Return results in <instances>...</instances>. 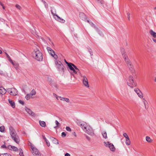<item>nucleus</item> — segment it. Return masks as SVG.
<instances>
[{
	"instance_id": "f257e3e1",
	"label": "nucleus",
	"mask_w": 156,
	"mask_h": 156,
	"mask_svg": "<svg viewBox=\"0 0 156 156\" xmlns=\"http://www.w3.org/2000/svg\"><path fill=\"white\" fill-rule=\"evenodd\" d=\"M10 134L12 138L17 143L19 142L20 139L19 137L12 126H10L9 128Z\"/></svg>"
},
{
	"instance_id": "f03ea898",
	"label": "nucleus",
	"mask_w": 156,
	"mask_h": 156,
	"mask_svg": "<svg viewBox=\"0 0 156 156\" xmlns=\"http://www.w3.org/2000/svg\"><path fill=\"white\" fill-rule=\"evenodd\" d=\"M33 56L37 60L41 61L43 59L42 54L39 50H37L32 53Z\"/></svg>"
},
{
	"instance_id": "7ed1b4c3",
	"label": "nucleus",
	"mask_w": 156,
	"mask_h": 156,
	"mask_svg": "<svg viewBox=\"0 0 156 156\" xmlns=\"http://www.w3.org/2000/svg\"><path fill=\"white\" fill-rule=\"evenodd\" d=\"M68 64L69 65L68 66L69 68L73 72V73H72V75H74V73L76 74L77 72H79L80 71L79 69L73 63H68Z\"/></svg>"
},
{
	"instance_id": "20e7f679",
	"label": "nucleus",
	"mask_w": 156,
	"mask_h": 156,
	"mask_svg": "<svg viewBox=\"0 0 156 156\" xmlns=\"http://www.w3.org/2000/svg\"><path fill=\"white\" fill-rule=\"evenodd\" d=\"M55 62L58 70L60 72L64 73L65 68L63 64L59 61H55Z\"/></svg>"
},
{
	"instance_id": "39448f33",
	"label": "nucleus",
	"mask_w": 156,
	"mask_h": 156,
	"mask_svg": "<svg viewBox=\"0 0 156 156\" xmlns=\"http://www.w3.org/2000/svg\"><path fill=\"white\" fill-rule=\"evenodd\" d=\"M83 130L88 134L93 136L94 135V132L92 128L89 126H87Z\"/></svg>"
},
{
	"instance_id": "423d86ee",
	"label": "nucleus",
	"mask_w": 156,
	"mask_h": 156,
	"mask_svg": "<svg viewBox=\"0 0 156 156\" xmlns=\"http://www.w3.org/2000/svg\"><path fill=\"white\" fill-rule=\"evenodd\" d=\"M129 80L130 82H127V84L128 86L132 88H133V87L136 86V83L134 82L133 78V76H129Z\"/></svg>"
},
{
	"instance_id": "0eeeda50",
	"label": "nucleus",
	"mask_w": 156,
	"mask_h": 156,
	"mask_svg": "<svg viewBox=\"0 0 156 156\" xmlns=\"http://www.w3.org/2000/svg\"><path fill=\"white\" fill-rule=\"evenodd\" d=\"M76 122L83 130H84V129L87 126V123L86 122L80 120V119H77L76 121Z\"/></svg>"
},
{
	"instance_id": "6e6552de",
	"label": "nucleus",
	"mask_w": 156,
	"mask_h": 156,
	"mask_svg": "<svg viewBox=\"0 0 156 156\" xmlns=\"http://www.w3.org/2000/svg\"><path fill=\"white\" fill-rule=\"evenodd\" d=\"M125 61L129 70L132 72L134 70L133 66L129 58H125Z\"/></svg>"
},
{
	"instance_id": "1a4fd4ad",
	"label": "nucleus",
	"mask_w": 156,
	"mask_h": 156,
	"mask_svg": "<svg viewBox=\"0 0 156 156\" xmlns=\"http://www.w3.org/2000/svg\"><path fill=\"white\" fill-rule=\"evenodd\" d=\"M105 146L108 147L111 151H115V148L112 144L110 143L109 142H104Z\"/></svg>"
},
{
	"instance_id": "9d476101",
	"label": "nucleus",
	"mask_w": 156,
	"mask_h": 156,
	"mask_svg": "<svg viewBox=\"0 0 156 156\" xmlns=\"http://www.w3.org/2000/svg\"><path fill=\"white\" fill-rule=\"evenodd\" d=\"M83 78V84L86 87H89V85L88 84L87 79L85 76H82Z\"/></svg>"
},
{
	"instance_id": "9b49d317",
	"label": "nucleus",
	"mask_w": 156,
	"mask_h": 156,
	"mask_svg": "<svg viewBox=\"0 0 156 156\" xmlns=\"http://www.w3.org/2000/svg\"><path fill=\"white\" fill-rule=\"evenodd\" d=\"M121 51L122 53V54L123 56V58H124V60H125V58H129L126 55V52L125 51V50L123 48H121Z\"/></svg>"
},
{
	"instance_id": "f8f14e48",
	"label": "nucleus",
	"mask_w": 156,
	"mask_h": 156,
	"mask_svg": "<svg viewBox=\"0 0 156 156\" xmlns=\"http://www.w3.org/2000/svg\"><path fill=\"white\" fill-rule=\"evenodd\" d=\"M31 152L33 155L35 156H41L40 153L38 152V150L36 148Z\"/></svg>"
},
{
	"instance_id": "ddd939ff",
	"label": "nucleus",
	"mask_w": 156,
	"mask_h": 156,
	"mask_svg": "<svg viewBox=\"0 0 156 156\" xmlns=\"http://www.w3.org/2000/svg\"><path fill=\"white\" fill-rule=\"evenodd\" d=\"M10 90L9 94L11 95L15 96L17 95V92H15L16 90L14 88H11V90Z\"/></svg>"
},
{
	"instance_id": "4468645a",
	"label": "nucleus",
	"mask_w": 156,
	"mask_h": 156,
	"mask_svg": "<svg viewBox=\"0 0 156 156\" xmlns=\"http://www.w3.org/2000/svg\"><path fill=\"white\" fill-rule=\"evenodd\" d=\"M51 12L52 14L54 16H55L57 17L58 16L56 14V10L55 8L54 7H51Z\"/></svg>"
},
{
	"instance_id": "2eb2a0df",
	"label": "nucleus",
	"mask_w": 156,
	"mask_h": 156,
	"mask_svg": "<svg viewBox=\"0 0 156 156\" xmlns=\"http://www.w3.org/2000/svg\"><path fill=\"white\" fill-rule=\"evenodd\" d=\"M25 110L30 115H32V116H34L35 114L31 110H30V109L26 108L25 109Z\"/></svg>"
},
{
	"instance_id": "dca6fc26",
	"label": "nucleus",
	"mask_w": 156,
	"mask_h": 156,
	"mask_svg": "<svg viewBox=\"0 0 156 156\" xmlns=\"http://www.w3.org/2000/svg\"><path fill=\"white\" fill-rule=\"evenodd\" d=\"M80 18L83 20H85L86 18L85 15L83 12H80L79 14Z\"/></svg>"
},
{
	"instance_id": "f3484780",
	"label": "nucleus",
	"mask_w": 156,
	"mask_h": 156,
	"mask_svg": "<svg viewBox=\"0 0 156 156\" xmlns=\"http://www.w3.org/2000/svg\"><path fill=\"white\" fill-rule=\"evenodd\" d=\"M6 93L5 89L2 87H0V94H4Z\"/></svg>"
},
{
	"instance_id": "a211bd4d",
	"label": "nucleus",
	"mask_w": 156,
	"mask_h": 156,
	"mask_svg": "<svg viewBox=\"0 0 156 156\" xmlns=\"http://www.w3.org/2000/svg\"><path fill=\"white\" fill-rule=\"evenodd\" d=\"M51 139L52 140V142L54 144H58V140L56 138H54L53 137H51Z\"/></svg>"
},
{
	"instance_id": "6ab92c4d",
	"label": "nucleus",
	"mask_w": 156,
	"mask_h": 156,
	"mask_svg": "<svg viewBox=\"0 0 156 156\" xmlns=\"http://www.w3.org/2000/svg\"><path fill=\"white\" fill-rule=\"evenodd\" d=\"M39 122L40 125L42 127H45L46 126V124L45 122L40 120L39 121Z\"/></svg>"
},
{
	"instance_id": "aec40b11",
	"label": "nucleus",
	"mask_w": 156,
	"mask_h": 156,
	"mask_svg": "<svg viewBox=\"0 0 156 156\" xmlns=\"http://www.w3.org/2000/svg\"><path fill=\"white\" fill-rule=\"evenodd\" d=\"M90 24L91 25L92 27H94L96 29L97 31L100 34V32H101H101L98 28L96 27L95 26V25L93 23L91 22V23Z\"/></svg>"
},
{
	"instance_id": "412c9836",
	"label": "nucleus",
	"mask_w": 156,
	"mask_h": 156,
	"mask_svg": "<svg viewBox=\"0 0 156 156\" xmlns=\"http://www.w3.org/2000/svg\"><path fill=\"white\" fill-rule=\"evenodd\" d=\"M101 133L102 134V135L103 136V137L105 139H107L108 138L107 136V133L105 131H102L101 132Z\"/></svg>"
},
{
	"instance_id": "4be33fe9",
	"label": "nucleus",
	"mask_w": 156,
	"mask_h": 156,
	"mask_svg": "<svg viewBox=\"0 0 156 156\" xmlns=\"http://www.w3.org/2000/svg\"><path fill=\"white\" fill-rule=\"evenodd\" d=\"M151 35L154 37H156V33L154 31L152 30H151L150 31Z\"/></svg>"
},
{
	"instance_id": "5701e85b",
	"label": "nucleus",
	"mask_w": 156,
	"mask_h": 156,
	"mask_svg": "<svg viewBox=\"0 0 156 156\" xmlns=\"http://www.w3.org/2000/svg\"><path fill=\"white\" fill-rule=\"evenodd\" d=\"M9 101L12 107L13 108H14L15 106V103L12 100H10L9 99Z\"/></svg>"
},
{
	"instance_id": "b1692460",
	"label": "nucleus",
	"mask_w": 156,
	"mask_h": 156,
	"mask_svg": "<svg viewBox=\"0 0 156 156\" xmlns=\"http://www.w3.org/2000/svg\"><path fill=\"white\" fill-rule=\"evenodd\" d=\"M57 20L60 22L62 23H64L65 22V20H64L63 19H62L60 17H59L58 16L57 17Z\"/></svg>"
},
{
	"instance_id": "393cba45",
	"label": "nucleus",
	"mask_w": 156,
	"mask_h": 156,
	"mask_svg": "<svg viewBox=\"0 0 156 156\" xmlns=\"http://www.w3.org/2000/svg\"><path fill=\"white\" fill-rule=\"evenodd\" d=\"M126 144L127 145H129L130 144V141L129 138H127V139H126Z\"/></svg>"
},
{
	"instance_id": "a878e982",
	"label": "nucleus",
	"mask_w": 156,
	"mask_h": 156,
	"mask_svg": "<svg viewBox=\"0 0 156 156\" xmlns=\"http://www.w3.org/2000/svg\"><path fill=\"white\" fill-rule=\"evenodd\" d=\"M32 95H30V94H27L25 98L27 100H29L32 97Z\"/></svg>"
},
{
	"instance_id": "bb28decb",
	"label": "nucleus",
	"mask_w": 156,
	"mask_h": 156,
	"mask_svg": "<svg viewBox=\"0 0 156 156\" xmlns=\"http://www.w3.org/2000/svg\"><path fill=\"white\" fill-rule=\"evenodd\" d=\"M36 94V92L34 89L32 90L30 92V94L32 96Z\"/></svg>"
},
{
	"instance_id": "cd10ccee",
	"label": "nucleus",
	"mask_w": 156,
	"mask_h": 156,
	"mask_svg": "<svg viewBox=\"0 0 156 156\" xmlns=\"http://www.w3.org/2000/svg\"><path fill=\"white\" fill-rule=\"evenodd\" d=\"M146 141L149 143L151 142L152 141L150 138L148 136H147L146 138Z\"/></svg>"
},
{
	"instance_id": "c85d7f7f",
	"label": "nucleus",
	"mask_w": 156,
	"mask_h": 156,
	"mask_svg": "<svg viewBox=\"0 0 156 156\" xmlns=\"http://www.w3.org/2000/svg\"><path fill=\"white\" fill-rule=\"evenodd\" d=\"M0 156H12V155L6 153L4 154H1Z\"/></svg>"
},
{
	"instance_id": "c756f323",
	"label": "nucleus",
	"mask_w": 156,
	"mask_h": 156,
	"mask_svg": "<svg viewBox=\"0 0 156 156\" xmlns=\"http://www.w3.org/2000/svg\"><path fill=\"white\" fill-rule=\"evenodd\" d=\"M51 56L54 57V58H55V60H57L58 58L57 55L55 53H53V54H51Z\"/></svg>"
},
{
	"instance_id": "7c9ffc66",
	"label": "nucleus",
	"mask_w": 156,
	"mask_h": 156,
	"mask_svg": "<svg viewBox=\"0 0 156 156\" xmlns=\"http://www.w3.org/2000/svg\"><path fill=\"white\" fill-rule=\"evenodd\" d=\"M137 94L138 95V96L140 98H142L143 97V94L140 91V92H139Z\"/></svg>"
},
{
	"instance_id": "2f4dec72",
	"label": "nucleus",
	"mask_w": 156,
	"mask_h": 156,
	"mask_svg": "<svg viewBox=\"0 0 156 156\" xmlns=\"http://www.w3.org/2000/svg\"><path fill=\"white\" fill-rule=\"evenodd\" d=\"M10 62L12 63L13 65L15 66V68L17 67L18 65L16 63H14V62H13L12 60V62Z\"/></svg>"
},
{
	"instance_id": "473e14b6",
	"label": "nucleus",
	"mask_w": 156,
	"mask_h": 156,
	"mask_svg": "<svg viewBox=\"0 0 156 156\" xmlns=\"http://www.w3.org/2000/svg\"><path fill=\"white\" fill-rule=\"evenodd\" d=\"M18 150V149L16 147L12 146V151H16Z\"/></svg>"
},
{
	"instance_id": "72a5a7b5",
	"label": "nucleus",
	"mask_w": 156,
	"mask_h": 156,
	"mask_svg": "<svg viewBox=\"0 0 156 156\" xmlns=\"http://www.w3.org/2000/svg\"><path fill=\"white\" fill-rule=\"evenodd\" d=\"M88 51L90 53V55L91 56H92L93 55V52H92V50L90 48H88Z\"/></svg>"
},
{
	"instance_id": "f704fd0d",
	"label": "nucleus",
	"mask_w": 156,
	"mask_h": 156,
	"mask_svg": "<svg viewBox=\"0 0 156 156\" xmlns=\"http://www.w3.org/2000/svg\"><path fill=\"white\" fill-rule=\"evenodd\" d=\"M99 3H100L101 5H103L104 3V1L103 0H96Z\"/></svg>"
},
{
	"instance_id": "c9c22d12",
	"label": "nucleus",
	"mask_w": 156,
	"mask_h": 156,
	"mask_svg": "<svg viewBox=\"0 0 156 156\" xmlns=\"http://www.w3.org/2000/svg\"><path fill=\"white\" fill-rule=\"evenodd\" d=\"M6 56H7V58H8L10 62H12V60L11 59L7 53H6Z\"/></svg>"
},
{
	"instance_id": "e433bc0d",
	"label": "nucleus",
	"mask_w": 156,
	"mask_h": 156,
	"mask_svg": "<svg viewBox=\"0 0 156 156\" xmlns=\"http://www.w3.org/2000/svg\"><path fill=\"white\" fill-rule=\"evenodd\" d=\"M16 7L19 10H20L22 9L21 7L18 4L16 5Z\"/></svg>"
},
{
	"instance_id": "4c0bfd02",
	"label": "nucleus",
	"mask_w": 156,
	"mask_h": 156,
	"mask_svg": "<svg viewBox=\"0 0 156 156\" xmlns=\"http://www.w3.org/2000/svg\"><path fill=\"white\" fill-rule=\"evenodd\" d=\"M12 146L11 145H8L7 147V148L10 150L12 151Z\"/></svg>"
},
{
	"instance_id": "58836bf2",
	"label": "nucleus",
	"mask_w": 156,
	"mask_h": 156,
	"mask_svg": "<svg viewBox=\"0 0 156 156\" xmlns=\"http://www.w3.org/2000/svg\"><path fill=\"white\" fill-rule=\"evenodd\" d=\"M143 102L144 104L145 109H147V108L146 106V103H147V102L145 99H144L143 100Z\"/></svg>"
},
{
	"instance_id": "ea45409f",
	"label": "nucleus",
	"mask_w": 156,
	"mask_h": 156,
	"mask_svg": "<svg viewBox=\"0 0 156 156\" xmlns=\"http://www.w3.org/2000/svg\"><path fill=\"white\" fill-rule=\"evenodd\" d=\"M134 91L137 93V94L139 92H140V91L139 89L137 88L135 89H134Z\"/></svg>"
},
{
	"instance_id": "a19ab883",
	"label": "nucleus",
	"mask_w": 156,
	"mask_h": 156,
	"mask_svg": "<svg viewBox=\"0 0 156 156\" xmlns=\"http://www.w3.org/2000/svg\"><path fill=\"white\" fill-rule=\"evenodd\" d=\"M4 131V128L3 127H0V131L2 132Z\"/></svg>"
},
{
	"instance_id": "79ce46f5",
	"label": "nucleus",
	"mask_w": 156,
	"mask_h": 156,
	"mask_svg": "<svg viewBox=\"0 0 156 156\" xmlns=\"http://www.w3.org/2000/svg\"><path fill=\"white\" fill-rule=\"evenodd\" d=\"M47 49L48 50V51H53V50L50 48L49 47H47Z\"/></svg>"
},
{
	"instance_id": "37998d69",
	"label": "nucleus",
	"mask_w": 156,
	"mask_h": 156,
	"mask_svg": "<svg viewBox=\"0 0 156 156\" xmlns=\"http://www.w3.org/2000/svg\"><path fill=\"white\" fill-rule=\"evenodd\" d=\"M123 136L124 137H125L126 139H127V138H129V137L127 135V134L126 133H125L123 134Z\"/></svg>"
},
{
	"instance_id": "c03bdc74",
	"label": "nucleus",
	"mask_w": 156,
	"mask_h": 156,
	"mask_svg": "<svg viewBox=\"0 0 156 156\" xmlns=\"http://www.w3.org/2000/svg\"><path fill=\"white\" fill-rule=\"evenodd\" d=\"M66 134L64 132H63L62 133L61 136L62 137H64L66 136Z\"/></svg>"
},
{
	"instance_id": "a18cd8bd",
	"label": "nucleus",
	"mask_w": 156,
	"mask_h": 156,
	"mask_svg": "<svg viewBox=\"0 0 156 156\" xmlns=\"http://www.w3.org/2000/svg\"><path fill=\"white\" fill-rule=\"evenodd\" d=\"M130 13L129 12H127V18L129 20H130Z\"/></svg>"
},
{
	"instance_id": "49530a36",
	"label": "nucleus",
	"mask_w": 156,
	"mask_h": 156,
	"mask_svg": "<svg viewBox=\"0 0 156 156\" xmlns=\"http://www.w3.org/2000/svg\"><path fill=\"white\" fill-rule=\"evenodd\" d=\"M66 130L68 131H71V128L68 126L66 127Z\"/></svg>"
},
{
	"instance_id": "de8ad7c7",
	"label": "nucleus",
	"mask_w": 156,
	"mask_h": 156,
	"mask_svg": "<svg viewBox=\"0 0 156 156\" xmlns=\"http://www.w3.org/2000/svg\"><path fill=\"white\" fill-rule=\"evenodd\" d=\"M64 101H65L68 103L69 102V100L68 98H65V99Z\"/></svg>"
},
{
	"instance_id": "09e8293b",
	"label": "nucleus",
	"mask_w": 156,
	"mask_h": 156,
	"mask_svg": "<svg viewBox=\"0 0 156 156\" xmlns=\"http://www.w3.org/2000/svg\"><path fill=\"white\" fill-rule=\"evenodd\" d=\"M19 102L22 105H24V102L22 100H19Z\"/></svg>"
},
{
	"instance_id": "8fccbe9b",
	"label": "nucleus",
	"mask_w": 156,
	"mask_h": 156,
	"mask_svg": "<svg viewBox=\"0 0 156 156\" xmlns=\"http://www.w3.org/2000/svg\"><path fill=\"white\" fill-rule=\"evenodd\" d=\"M45 142H46V144H47V146L48 147H49L50 146V144L49 142L48 141V140H47Z\"/></svg>"
},
{
	"instance_id": "3c124183",
	"label": "nucleus",
	"mask_w": 156,
	"mask_h": 156,
	"mask_svg": "<svg viewBox=\"0 0 156 156\" xmlns=\"http://www.w3.org/2000/svg\"><path fill=\"white\" fill-rule=\"evenodd\" d=\"M55 123L57 126H58L60 124L58 122L57 120H55Z\"/></svg>"
},
{
	"instance_id": "603ef678",
	"label": "nucleus",
	"mask_w": 156,
	"mask_h": 156,
	"mask_svg": "<svg viewBox=\"0 0 156 156\" xmlns=\"http://www.w3.org/2000/svg\"><path fill=\"white\" fill-rule=\"evenodd\" d=\"M31 149H32L31 151H33V150H34V149H36L32 145H31Z\"/></svg>"
},
{
	"instance_id": "864d4df0",
	"label": "nucleus",
	"mask_w": 156,
	"mask_h": 156,
	"mask_svg": "<svg viewBox=\"0 0 156 156\" xmlns=\"http://www.w3.org/2000/svg\"><path fill=\"white\" fill-rule=\"evenodd\" d=\"M51 55V54H53V53H54L55 51L53 50V51H48V52Z\"/></svg>"
},
{
	"instance_id": "5fc2aeb1",
	"label": "nucleus",
	"mask_w": 156,
	"mask_h": 156,
	"mask_svg": "<svg viewBox=\"0 0 156 156\" xmlns=\"http://www.w3.org/2000/svg\"><path fill=\"white\" fill-rule=\"evenodd\" d=\"M1 147L2 148H7V147L5 146V144L2 146Z\"/></svg>"
},
{
	"instance_id": "6e6d98bb",
	"label": "nucleus",
	"mask_w": 156,
	"mask_h": 156,
	"mask_svg": "<svg viewBox=\"0 0 156 156\" xmlns=\"http://www.w3.org/2000/svg\"><path fill=\"white\" fill-rule=\"evenodd\" d=\"M19 151H20V154H22V153H23V151L22 150L21 148H20L19 149Z\"/></svg>"
},
{
	"instance_id": "4d7b16f0",
	"label": "nucleus",
	"mask_w": 156,
	"mask_h": 156,
	"mask_svg": "<svg viewBox=\"0 0 156 156\" xmlns=\"http://www.w3.org/2000/svg\"><path fill=\"white\" fill-rule=\"evenodd\" d=\"M19 151H20V154H22V153H23V151L22 150L21 148H20L19 149Z\"/></svg>"
},
{
	"instance_id": "13d9d810",
	"label": "nucleus",
	"mask_w": 156,
	"mask_h": 156,
	"mask_svg": "<svg viewBox=\"0 0 156 156\" xmlns=\"http://www.w3.org/2000/svg\"><path fill=\"white\" fill-rule=\"evenodd\" d=\"M59 98L60 99V100H62V101H64V99H65V98H63V97H59Z\"/></svg>"
},
{
	"instance_id": "bf43d9fd",
	"label": "nucleus",
	"mask_w": 156,
	"mask_h": 156,
	"mask_svg": "<svg viewBox=\"0 0 156 156\" xmlns=\"http://www.w3.org/2000/svg\"><path fill=\"white\" fill-rule=\"evenodd\" d=\"M43 138L45 140V141L47 140V139L44 136H42Z\"/></svg>"
},
{
	"instance_id": "052dcab7",
	"label": "nucleus",
	"mask_w": 156,
	"mask_h": 156,
	"mask_svg": "<svg viewBox=\"0 0 156 156\" xmlns=\"http://www.w3.org/2000/svg\"><path fill=\"white\" fill-rule=\"evenodd\" d=\"M86 138L87 139V140H90V137H89L88 136L86 135Z\"/></svg>"
},
{
	"instance_id": "680f3d73",
	"label": "nucleus",
	"mask_w": 156,
	"mask_h": 156,
	"mask_svg": "<svg viewBox=\"0 0 156 156\" xmlns=\"http://www.w3.org/2000/svg\"><path fill=\"white\" fill-rule=\"evenodd\" d=\"M65 156H70V154L68 153H66L65 154Z\"/></svg>"
},
{
	"instance_id": "e2e57ef3",
	"label": "nucleus",
	"mask_w": 156,
	"mask_h": 156,
	"mask_svg": "<svg viewBox=\"0 0 156 156\" xmlns=\"http://www.w3.org/2000/svg\"><path fill=\"white\" fill-rule=\"evenodd\" d=\"M64 61H65V63L67 64V66H68L69 65L68 63H69V62H67L65 59H64Z\"/></svg>"
},
{
	"instance_id": "0e129e2a",
	"label": "nucleus",
	"mask_w": 156,
	"mask_h": 156,
	"mask_svg": "<svg viewBox=\"0 0 156 156\" xmlns=\"http://www.w3.org/2000/svg\"><path fill=\"white\" fill-rule=\"evenodd\" d=\"M3 72L1 70H0V74L2 75H3Z\"/></svg>"
},
{
	"instance_id": "69168bd1",
	"label": "nucleus",
	"mask_w": 156,
	"mask_h": 156,
	"mask_svg": "<svg viewBox=\"0 0 156 156\" xmlns=\"http://www.w3.org/2000/svg\"><path fill=\"white\" fill-rule=\"evenodd\" d=\"M73 134L75 136H76V135L75 132L73 133Z\"/></svg>"
},
{
	"instance_id": "338daca9",
	"label": "nucleus",
	"mask_w": 156,
	"mask_h": 156,
	"mask_svg": "<svg viewBox=\"0 0 156 156\" xmlns=\"http://www.w3.org/2000/svg\"><path fill=\"white\" fill-rule=\"evenodd\" d=\"M19 155H20V156H24L23 155V153H22V154H20V153H19Z\"/></svg>"
},
{
	"instance_id": "774afa93",
	"label": "nucleus",
	"mask_w": 156,
	"mask_h": 156,
	"mask_svg": "<svg viewBox=\"0 0 156 156\" xmlns=\"http://www.w3.org/2000/svg\"><path fill=\"white\" fill-rule=\"evenodd\" d=\"M153 41H154L155 42V43H156V40L155 39H154V38L153 39Z\"/></svg>"
}]
</instances>
